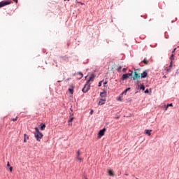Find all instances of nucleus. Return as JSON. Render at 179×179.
Returning a JSON list of instances; mask_svg holds the SVG:
<instances>
[{"instance_id": "1", "label": "nucleus", "mask_w": 179, "mask_h": 179, "mask_svg": "<svg viewBox=\"0 0 179 179\" xmlns=\"http://www.w3.org/2000/svg\"><path fill=\"white\" fill-rule=\"evenodd\" d=\"M35 138L36 139V141H40L41 139V138H43V134H41L40 132V131L38 130V128L35 127Z\"/></svg>"}, {"instance_id": "2", "label": "nucleus", "mask_w": 179, "mask_h": 179, "mask_svg": "<svg viewBox=\"0 0 179 179\" xmlns=\"http://www.w3.org/2000/svg\"><path fill=\"white\" fill-rule=\"evenodd\" d=\"M10 3H12V0L2 1L0 2V8H3V6H6V5H10Z\"/></svg>"}, {"instance_id": "3", "label": "nucleus", "mask_w": 179, "mask_h": 179, "mask_svg": "<svg viewBox=\"0 0 179 179\" xmlns=\"http://www.w3.org/2000/svg\"><path fill=\"white\" fill-rule=\"evenodd\" d=\"M138 71H139V69H134V76L132 77L133 80L141 78V73H138Z\"/></svg>"}, {"instance_id": "4", "label": "nucleus", "mask_w": 179, "mask_h": 179, "mask_svg": "<svg viewBox=\"0 0 179 179\" xmlns=\"http://www.w3.org/2000/svg\"><path fill=\"white\" fill-rule=\"evenodd\" d=\"M82 155V153H80V150H77L76 152V159H77V160H78V162H80V163H82V162H83V158H82L80 157V155Z\"/></svg>"}, {"instance_id": "5", "label": "nucleus", "mask_w": 179, "mask_h": 179, "mask_svg": "<svg viewBox=\"0 0 179 179\" xmlns=\"http://www.w3.org/2000/svg\"><path fill=\"white\" fill-rule=\"evenodd\" d=\"M89 90H90V85L85 84L84 87L82 90V92L83 93H87V92H89Z\"/></svg>"}, {"instance_id": "6", "label": "nucleus", "mask_w": 179, "mask_h": 179, "mask_svg": "<svg viewBox=\"0 0 179 179\" xmlns=\"http://www.w3.org/2000/svg\"><path fill=\"white\" fill-rule=\"evenodd\" d=\"M106 131V128H103V129L99 131V132L98 134L99 139H100V138H101V136H104V134H105Z\"/></svg>"}, {"instance_id": "7", "label": "nucleus", "mask_w": 179, "mask_h": 179, "mask_svg": "<svg viewBox=\"0 0 179 179\" xmlns=\"http://www.w3.org/2000/svg\"><path fill=\"white\" fill-rule=\"evenodd\" d=\"M140 78L141 79H145V78H148V70H145L143 73H141L140 74Z\"/></svg>"}, {"instance_id": "8", "label": "nucleus", "mask_w": 179, "mask_h": 179, "mask_svg": "<svg viewBox=\"0 0 179 179\" xmlns=\"http://www.w3.org/2000/svg\"><path fill=\"white\" fill-rule=\"evenodd\" d=\"M173 68V62H171L170 65L169 67H166V72H170L171 71V69Z\"/></svg>"}, {"instance_id": "9", "label": "nucleus", "mask_w": 179, "mask_h": 179, "mask_svg": "<svg viewBox=\"0 0 179 179\" xmlns=\"http://www.w3.org/2000/svg\"><path fill=\"white\" fill-rule=\"evenodd\" d=\"M94 78H96V76H94V74H92L87 81V83H89V82H93V80H94Z\"/></svg>"}, {"instance_id": "10", "label": "nucleus", "mask_w": 179, "mask_h": 179, "mask_svg": "<svg viewBox=\"0 0 179 179\" xmlns=\"http://www.w3.org/2000/svg\"><path fill=\"white\" fill-rule=\"evenodd\" d=\"M100 96L101 97H106L107 96V92L103 91V92L100 93Z\"/></svg>"}, {"instance_id": "11", "label": "nucleus", "mask_w": 179, "mask_h": 179, "mask_svg": "<svg viewBox=\"0 0 179 179\" xmlns=\"http://www.w3.org/2000/svg\"><path fill=\"white\" fill-rule=\"evenodd\" d=\"M150 132H152V130L146 129V130H145L144 134H145V135H148V136H150V135H151V133H150Z\"/></svg>"}, {"instance_id": "12", "label": "nucleus", "mask_w": 179, "mask_h": 179, "mask_svg": "<svg viewBox=\"0 0 179 179\" xmlns=\"http://www.w3.org/2000/svg\"><path fill=\"white\" fill-rule=\"evenodd\" d=\"M76 75L78 79H82L83 78V73H82L81 72L77 73Z\"/></svg>"}, {"instance_id": "13", "label": "nucleus", "mask_w": 179, "mask_h": 179, "mask_svg": "<svg viewBox=\"0 0 179 179\" xmlns=\"http://www.w3.org/2000/svg\"><path fill=\"white\" fill-rule=\"evenodd\" d=\"M108 173L111 177H114V172L112 170H108Z\"/></svg>"}, {"instance_id": "14", "label": "nucleus", "mask_w": 179, "mask_h": 179, "mask_svg": "<svg viewBox=\"0 0 179 179\" xmlns=\"http://www.w3.org/2000/svg\"><path fill=\"white\" fill-rule=\"evenodd\" d=\"M128 75H127V74H123L122 75V80H127V79H128Z\"/></svg>"}, {"instance_id": "15", "label": "nucleus", "mask_w": 179, "mask_h": 179, "mask_svg": "<svg viewBox=\"0 0 179 179\" xmlns=\"http://www.w3.org/2000/svg\"><path fill=\"white\" fill-rule=\"evenodd\" d=\"M143 62L145 64V65H149V61L146 59H144Z\"/></svg>"}, {"instance_id": "16", "label": "nucleus", "mask_w": 179, "mask_h": 179, "mask_svg": "<svg viewBox=\"0 0 179 179\" xmlns=\"http://www.w3.org/2000/svg\"><path fill=\"white\" fill-rule=\"evenodd\" d=\"M106 103V99H101V101H99V104H101V106H103V104H104Z\"/></svg>"}, {"instance_id": "17", "label": "nucleus", "mask_w": 179, "mask_h": 179, "mask_svg": "<svg viewBox=\"0 0 179 179\" xmlns=\"http://www.w3.org/2000/svg\"><path fill=\"white\" fill-rule=\"evenodd\" d=\"M170 59H171V62H172L173 63V61H174V54L172 53V55L170 57Z\"/></svg>"}, {"instance_id": "18", "label": "nucleus", "mask_w": 179, "mask_h": 179, "mask_svg": "<svg viewBox=\"0 0 179 179\" xmlns=\"http://www.w3.org/2000/svg\"><path fill=\"white\" fill-rule=\"evenodd\" d=\"M169 107H173V103L168 104L166 106H165V110H167Z\"/></svg>"}, {"instance_id": "19", "label": "nucleus", "mask_w": 179, "mask_h": 179, "mask_svg": "<svg viewBox=\"0 0 179 179\" xmlns=\"http://www.w3.org/2000/svg\"><path fill=\"white\" fill-rule=\"evenodd\" d=\"M134 72L133 71H131V73H126L127 75V77H130V76H132Z\"/></svg>"}, {"instance_id": "20", "label": "nucleus", "mask_w": 179, "mask_h": 179, "mask_svg": "<svg viewBox=\"0 0 179 179\" xmlns=\"http://www.w3.org/2000/svg\"><path fill=\"white\" fill-rule=\"evenodd\" d=\"M69 91L71 93V94H73V88H69Z\"/></svg>"}, {"instance_id": "21", "label": "nucleus", "mask_w": 179, "mask_h": 179, "mask_svg": "<svg viewBox=\"0 0 179 179\" xmlns=\"http://www.w3.org/2000/svg\"><path fill=\"white\" fill-rule=\"evenodd\" d=\"M41 131H44V129H45V124H43V125L41 127Z\"/></svg>"}, {"instance_id": "22", "label": "nucleus", "mask_w": 179, "mask_h": 179, "mask_svg": "<svg viewBox=\"0 0 179 179\" xmlns=\"http://www.w3.org/2000/svg\"><path fill=\"white\" fill-rule=\"evenodd\" d=\"M141 90H145V85H141L140 87Z\"/></svg>"}, {"instance_id": "23", "label": "nucleus", "mask_w": 179, "mask_h": 179, "mask_svg": "<svg viewBox=\"0 0 179 179\" xmlns=\"http://www.w3.org/2000/svg\"><path fill=\"white\" fill-rule=\"evenodd\" d=\"M26 136H27V134H24V143L27 142V141L26 140Z\"/></svg>"}, {"instance_id": "24", "label": "nucleus", "mask_w": 179, "mask_h": 179, "mask_svg": "<svg viewBox=\"0 0 179 179\" xmlns=\"http://www.w3.org/2000/svg\"><path fill=\"white\" fill-rule=\"evenodd\" d=\"M102 83H103V81H100L99 83V85H98L99 87H101Z\"/></svg>"}, {"instance_id": "25", "label": "nucleus", "mask_w": 179, "mask_h": 179, "mask_svg": "<svg viewBox=\"0 0 179 179\" xmlns=\"http://www.w3.org/2000/svg\"><path fill=\"white\" fill-rule=\"evenodd\" d=\"M12 121H13V122L17 121V116L15 118H13Z\"/></svg>"}, {"instance_id": "26", "label": "nucleus", "mask_w": 179, "mask_h": 179, "mask_svg": "<svg viewBox=\"0 0 179 179\" xmlns=\"http://www.w3.org/2000/svg\"><path fill=\"white\" fill-rule=\"evenodd\" d=\"M120 115H117L115 118V120H118V119H120Z\"/></svg>"}, {"instance_id": "27", "label": "nucleus", "mask_w": 179, "mask_h": 179, "mask_svg": "<svg viewBox=\"0 0 179 179\" xmlns=\"http://www.w3.org/2000/svg\"><path fill=\"white\" fill-rule=\"evenodd\" d=\"M76 3H80V5H85V3H83L80 2V1H76Z\"/></svg>"}, {"instance_id": "28", "label": "nucleus", "mask_w": 179, "mask_h": 179, "mask_svg": "<svg viewBox=\"0 0 179 179\" xmlns=\"http://www.w3.org/2000/svg\"><path fill=\"white\" fill-rule=\"evenodd\" d=\"M69 122H72L73 121V117H71L70 120H68Z\"/></svg>"}, {"instance_id": "29", "label": "nucleus", "mask_w": 179, "mask_h": 179, "mask_svg": "<svg viewBox=\"0 0 179 179\" xmlns=\"http://www.w3.org/2000/svg\"><path fill=\"white\" fill-rule=\"evenodd\" d=\"M68 124H69V127H72V122L68 121Z\"/></svg>"}, {"instance_id": "30", "label": "nucleus", "mask_w": 179, "mask_h": 179, "mask_svg": "<svg viewBox=\"0 0 179 179\" xmlns=\"http://www.w3.org/2000/svg\"><path fill=\"white\" fill-rule=\"evenodd\" d=\"M176 50H177V48H174L173 50H172V54H174L176 52Z\"/></svg>"}, {"instance_id": "31", "label": "nucleus", "mask_w": 179, "mask_h": 179, "mask_svg": "<svg viewBox=\"0 0 179 179\" xmlns=\"http://www.w3.org/2000/svg\"><path fill=\"white\" fill-rule=\"evenodd\" d=\"M129 89H131V88H127V89H126V90H124V93H127V92H128V90H129Z\"/></svg>"}, {"instance_id": "32", "label": "nucleus", "mask_w": 179, "mask_h": 179, "mask_svg": "<svg viewBox=\"0 0 179 179\" xmlns=\"http://www.w3.org/2000/svg\"><path fill=\"white\" fill-rule=\"evenodd\" d=\"M7 166L10 167V164H9V162H8V163H7Z\"/></svg>"}, {"instance_id": "33", "label": "nucleus", "mask_w": 179, "mask_h": 179, "mask_svg": "<svg viewBox=\"0 0 179 179\" xmlns=\"http://www.w3.org/2000/svg\"><path fill=\"white\" fill-rule=\"evenodd\" d=\"M13 170V167L10 166V171L12 172Z\"/></svg>"}, {"instance_id": "34", "label": "nucleus", "mask_w": 179, "mask_h": 179, "mask_svg": "<svg viewBox=\"0 0 179 179\" xmlns=\"http://www.w3.org/2000/svg\"><path fill=\"white\" fill-rule=\"evenodd\" d=\"M144 93H149V90H146L145 92H144Z\"/></svg>"}, {"instance_id": "35", "label": "nucleus", "mask_w": 179, "mask_h": 179, "mask_svg": "<svg viewBox=\"0 0 179 179\" xmlns=\"http://www.w3.org/2000/svg\"><path fill=\"white\" fill-rule=\"evenodd\" d=\"M107 85V82L103 83V86H106Z\"/></svg>"}, {"instance_id": "36", "label": "nucleus", "mask_w": 179, "mask_h": 179, "mask_svg": "<svg viewBox=\"0 0 179 179\" xmlns=\"http://www.w3.org/2000/svg\"><path fill=\"white\" fill-rule=\"evenodd\" d=\"M15 3H17V0H13Z\"/></svg>"}, {"instance_id": "37", "label": "nucleus", "mask_w": 179, "mask_h": 179, "mask_svg": "<svg viewBox=\"0 0 179 179\" xmlns=\"http://www.w3.org/2000/svg\"><path fill=\"white\" fill-rule=\"evenodd\" d=\"M26 139H29V136H26Z\"/></svg>"}, {"instance_id": "38", "label": "nucleus", "mask_w": 179, "mask_h": 179, "mask_svg": "<svg viewBox=\"0 0 179 179\" xmlns=\"http://www.w3.org/2000/svg\"><path fill=\"white\" fill-rule=\"evenodd\" d=\"M90 113H93V110H92L90 111Z\"/></svg>"}, {"instance_id": "39", "label": "nucleus", "mask_w": 179, "mask_h": 179, "mask_svg": "<svg viewBox=\"0 0 179 179\" xmlns=\"http://www.w3.org/2000/svg\"><path fill=\"white\" fill-rule=\"evenodd\" d=\"M57 82H59H59H62V81H61V80H59V81H57Z\"/></svg>"}, {"instance_id": "40", "label": "nucleus", "mask_w": 179, "mask_h": 179, "mask_svg": "<svg viewBox=\"0 0 179 179\" xmlns=\"http://www.w3.org/2000/svg\"><path fill=\"white\" fill-rule=\"evenodd\" d=\"M64 1H66V0H64ZM67 1H70V0H67Z\"/></svg>"}, {"instance_id": "41", "label": "nucleus", "mask_w": 179, "mask_h": 179, "mask_svg": "<svg viewBox=\"0 0 179 179\" xmlns=\"http://www.w3.org/2000/svg\"><path fill=\"white\" fill-rule=\"evenodd\" d=\"M119 69H121V67H120Z\"/></svg>"}, {"instance_id": "42", "label": "nucleus", "mask_w": 179, "mask_h": 179, "mask_svg": "<svg viewBox=\"0 0 179 179\" xmlns=\"http://www.w3.org/2000/svg\"><path fill=\"white\" fill-rule=\"evenodd\" d=\"M164 78H166V76H164Z\"/></svg>"}]
</instances>
